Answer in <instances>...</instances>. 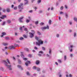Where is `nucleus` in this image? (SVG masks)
I'll list each match as a JSON object with an SVG mask.
<instances>
[{
	"label": "nucleus",
	"mask_w": 77,
	"mask_h": 77,
	"mask_svg": "<svg viewBox=\"0 0 77 77\" xmlns=\"http://www.w3.org/2000/svg\"><path fill=\"white\" fill-rule=\"evenodd\" d=\"M42 11H41V10H40V11H39V13H42Z\"/></svg>",
	"instance_id": "obj_58"
},
{
	"label": "nucleus",
	"mask_w": 77,
	"mask_h": 77,
	"mask_svg": "<svg viewBox=\"0 0 77 77\" xmlns=\"http://www.w3.org/2000/svg\"><path fill=\"white\" fill-rule=\"evenodd\" d=\"M6 35V33L5 32H3L2 33V35H1V37L2 38V37H3V36L4 35Z\"/></svg>",
	"instance_id": "obj_13"
},
{
	"label": "nucleus",
	"mask_w": 77,
	"mask_h": 77,
	"mask_svg": "<svg viewBox=\"0 0 77 77\" xmlns=\"http://www.w3.org/2000/svg\"><path fill=\"white\" fill-rule=\"evenodd\" d=\"M23 18H24V17H22L19 18V20H20V23H22V22H23V21H22V20L23 19Z\"/></svg>",
	"instance_id": "obj_10"
},
{
	"label": "nucleus",
	"mask_w": 77,
	"mask_h": 77,
	"mask_svg": "<svg viewBox=\"0 0 77 77\" xmlns=\"http://www.w3.org/2000/svg\"><path fill=\"white\" fill-rule=\"evenodd\" d=\"M17 45H17V44H14V46L15 47H17Z\"/></svg>",
	"instance_id": "obj_62"
},
{
	"label": "nucleus",
	"mask_w": 77,
	"mask_h": 77,
	"mask_svg": "<svg viewBox=\"0 0 77 77\" xmlns=\"http://www.w3.org/2000/svg\"><path fill=\"white\" fill-rule=\"evenodd\" d=\"M29 21H30V20H29L28 19L26 20V22L27 23H29Z\"/></svg>",
	"instance_id": "obj_44"
},
{
	"label": "nucleus",
	"mask_w": 77,
	"mask_h": 77,
	"mask_svg": "<svg viewBox=\"0 0 77 77\" xmlns=\"http://www.w3.org/2000/svg\"><path fill=\"white\" fill-rule=\"evenodd\" d=\"M32 12H33V11L32 10H31L29 11V13H32Z\"/></svg>",
	"instance_id": "obj_56"
},
{
	"label": "nucleus",
	"mask_w": 77,
	"mask_h": 77,
	"mask_svg": "<svg viewBox=\"0 0 77 77\" xmlns=\"http://www.w3.org/2000/svg\"><path fill=\"white\" fill-rule=\"evenodd\" d=\"M7 60L8 63L6 62V60H3V62H4L5 65L6 66H8L9 70H12V69L11 68V63H10V62H9V60L7 59Z\"/></svg>",
	"instance_id": "obj_1"
},
{
	"label": "nucleus",
	"mask_w": 77,
	"mask_h": 77,
	"mask_svg": "<svg viewBox=\"0 0 77 77\" xmlns=\"http://www.w3.org/2000/svg\"><path fill=\"white\" fill-rule=\"evenodd\" d=\"M51 52L52 51L51 49H50L49 51V54H46V56L48 57H49L50 59L51 58Z\"/></svg>",
	"instance_id": "obj_2"
},
{
	"label": "nucleus",
	"mask_w": 77,
	"mask_h": 77,
	"mask_svg": "<svg viewBox=\"0 0 77 77\" xmlns=\"http://www.w3.org/2000/svg\"><path fill=\"white\" fill-rule=\"evenodd\" d=\"M20 40L21 41V40H24V38L23 37H20L19 38Z\"/></svg>",
	"instance_id": "obj_38"
},
{
	"label": "nucleus",
	"mask_w": 77,
	"mask_h": 77,
	"mask_svg": "<svg viewBox=\"0 0 77 77\" xmlns=\"http://www.w3.org/2000/svg\"><path fill=\"white\" fill-rule=\"evenodd\" d=\"M22 29H23V27H20L19 29L20 30L22 31V30H23Z\"/></svg>",
	"instance_id": "obj_43"
},
{
	"label": "nucleus",
	"mask_w": 77,
	"mask_h": 77,
	"mask_svg": "<svg viewBox=\"0 0 77 77\" xmlns=\"http://www.w3.org/2000/svg\"><path fill=\"white\" fill-rule=\"evenodd\" d=\"M8 23V24H10V23H11V20H8L7 21Z\"/></svg>",
	"instance_id": "obj_20"
},
{
	"label": "nucleus",
	"mask_w": 77,
	"mask_h": 77,
	"mask_svg": "<svg viewBox=\"0 0 77 77\" xmlns=\"http://www.w3.org/2000/svg\"><path fill=\"white\" fill-rule=\"evenodd\" d=\"M23 60H26L27 58H23Z\"/></svg>",
	"instance_id": "obj_57"
},
{
	"label": "nucleus",
	"mask_w": 77,
	"mask_h": 77,
	"mask_svg": "<svg viewBox=\"0 0 77 77\" xmlns=\"http://www.w3.org/2000/svg\"><path fill=\"white\" fill-rule=\"evenodd\" d=\"M38 22H39V21L38 20L37 21L35 22V24L37 25L38 24Z\"/></svg>",
	"instance_id": "obj_35"
},
{
	"label": "nucleus",
	"mask_w": 77,
	"mask_h": 77,
	"mask_svg": "<svg viewBox=\"0 0 77 77\" xmlns=\"http://www.w3.org/2000/svg\"><path fill=\"white\" fill-rule=\"evenodd\" d=\"M63 14V13L62 12V11H61L60 12V14Z\"/></svg>",
	"instance_id": "obj_61"
},
{
	"label": "nucleus",
	"mask_w": 77,
	"mask_h": 77,
	"mask_svg": "<svg viewBox=\"0 0 77 77\" xmlns=\"http://www.w3.org/2000/svg\"><path fill=\"white\" fill-rule=\"evenodd\" d=\"M73 47V45H70L69 47V50H70V48H72Z\"/></svg>",
	"instance_id": "obj_16"
},
{
	"label": "nucleus",
	"mask_w": 77,
	"mask_h": 77,
	"mask_svg": "<svg viewBox=\"0 0 77 77\" xmlns=\"http://www.w3.org/2000/svg\"><path fill=\"white\" fill-rule=\"evenodd\" d=\"M2 44L4 46H7V45H8V43H7L3 42L2 43Z\"/></svg>",
	"instance_id": "obj_11"
},
{
	"label": "nucleus",
	"mask_w": 77,
	"mask_h": 77,
	"mask_svg": "<svg viewBox=\"0 0 77 77\" xmlns=\"http://www.w3.org/2000/svg\"><path fill=\"white\" fill-rule=\"evenodd\" d=\"M69 33H71V32H72V30L69 29Z\"/></svg>",
	"instance_id": "obj_50"
},
{
	"label": "nucleus",
	"mask_w": 77,
	"mask_h": 77,
	"mask_svg": "<svg viewBox=\"0 0 77 77\" xmlns=\"http://www.w3.org/2000/svg\"><path fill=\"white\" fill-rule=\"evenodd\" d=\"M5 18H6V15H2V17H0L1 19H3Z\"/></svg>",
	"instance_id": "obj_8"
},
{
	"label": "nucleus",
	"mask_w": 77,
	"mask_h": 77,
	"mask_svg": "<svg viewBox=\"0 0 77 77\" xmlns=\"http://www.w3.org/2000/svg\"><path fill=\"white\" fill-rule=\"evenodd\" d=\"M55 64H56V65H58V63H57V62H55Z\"/></svg>",
	"instance_id": "obj_64"
},
{
	"label": "nucleus",
	"mask_w": 77,
	"mask_h": 77,
	"mask_svg": "<svg viewBox=\"0 0 77 77\" xmlns=\"http://www.w3.org/2000/svg\"><path fill=\"white\" fill-rule=\"evenodd\" d=\"M64 60H66V55H65L64 57Z\"/></svg>",
	"instance_id": "obj_32"
},
{
	"label": "nucleus",
	"mask_w": 77,
	"mask_h": 77,
	"mask_svg": "<svg viewBox=\"0 0 77 77\" xmlns=\"http://www.w3.org/2000/svg\"><path fill=\"white\" fill-rule=\"evenodd\" d=\"M25 5H27L28 3V1L27 0H24Z\"/></svg>",
	"instance_id": "obj_17"
},
{
	"label": "nucleus",
	"mask_w": 77,
	"mask_h": 77,
	"mask_svg": "<svg viewBox=\"0 0 77 77\" xmlns=\"http://www.w3.org/2000/svg\"><path fill=\"white\" fill-rule=\"evenodd\" d=\"M23 36L24 38H27V36H26V35H23Z\"/></svg>",
	"instance_id": "obj_48"
},
{
	"label": "nucleus",
	"mask_w": 77,
	"mask_h": 77,
	"mask_svg": "<svg viewBox=\"0 0 77 77\" xmlns=\"http://www.w3.org/2000/svg\"><path fill=\"white\" fill-rule=\"evenodd\" d=\"M8 48L10 50H12V48L13 49H14L15 48V47L13 45H11L8 47Z\"/></svg>",
	"instance_id": "obj_7"
},
{
	"label": "nucleus",
	"mask_w": 77,
	"mask_h": 77,
	"mask_svg": "<svg viewBox=\"0 0 77 77\" xmlns=\"http://www.w3.org/2000/svg\"><path fill=\"white\" fill-rule=\"evenodd\" d=\"M24 31H26V33H27L28 32V30L27 29V28H25L24 29Z\"/></svg>",
	"instance_id": "obj_24"
},
{
	"label": "nucleus",
	"mask_w": 77,
	"mask_h": 77,
	"mask_svg": "<svg viewBox=\"0 0 77 77\" xmlns=\"http://www.w3.org/2000/svg\"><path fill=\"white\" fill-rule=\"evenodd\" d=\"M41 69L40 68H37V69H36V70L37 71H40Z\"/></svg>",
	"instance_id": "obj_27"
},
{
	"label": "nucleus",
	"mask_w": 77,
	"mask_h": 77,
	"mask_svg": "<svg viewBox=\"0 0 77 77\" xmlns=\"http://www.w3.org/2000/svg\"><path fill=\"white\" fill-rule=\"evenodd\" d=\"M58 75L59 77H62V74L60 72H58Z\"/></svg>",
	"instance_id": "obj_14"
},
{
	"label": "nucleus",
	"mask_w": 77,
	"mask_h": 77,
	"mask_svg": "<svg viewBox=\"0 0 77 77\" xmlns=\"http://www.w3.org/2000/svg\"><path fill=\"white\" fill-rule=\"evenodd\" d=\"M76 33L74 32L73 35L74 37H75L76 36Z\"/></svg>",
	"instance_id": "obj_47"
},
{
	"label": "nucleus",
	"mask_w": 77,
	"mask_h": 77,
	"mask_svg": "<svg viewBox=\"0 0 77 77\" xmlns=\"http://www.w3.org/2000/svg\"><path fill=\"white\" fill-rule=\"evenodd\" d=\"M56 36L57 38H59V34H57L56 35Z\"/></svg>",
	"instance_id": "obj_41"
},
{
	"label": "nucleus",
	"mask_w": 77,
	"mask_h": 77,
	"mask_svg": "<svg viewBox=\"0 0 77 77\" xmlns=\"http://www.w3.org/2000/svg\"><path fill=\"white\" fill-rule=\"evenodd\" d=\"M43 44V42L41 39H39L38 40V42H36V45H38V46H40V45L41 44Z\"/></svg>",
	"instance_id": "obj_4"
},
{
	"label": "nucleus",
	"mask_w": 77,
	"mask_h": 77,
	"mask_svg": "<svg viewBox=\"0 0 77 77\" xmlns=\"http://www.w3.org/2000/svg\"><path fill=\"white\" fill-rule=\"evenodd\" d=\"M28 57H32V55L30 54H29L28 55Z\"/></svg>",
	"instance_id": "obj_53"
},
{
	"label": "nucleus",
	"mask_w": 77,
	"mask_h": 77,
	"mask_svg": "<svg viewBox=\"0 0 77 77\" xmlns=\"http://www.w3.org/2000/svg\"><path fill=\"white\" fill-rule=\"evenodd\" d=\"M37 68V67L35 66H34L32 68V69H34L35 70H36Z\"/></svg>",
	"instance_id": "obj_23"
},
{
	"label": "nucleus",
	"mask_w": 77,
	"mask_h": 77,
	"mask_svg": "<svg viewBox=\"0 0 77 77\" xmlns=\"http://www.w3.org/2000/svg\"><path fill=\"white\" fill-rule=\"evenodd\" d=\"M31 32H29V34L30 35V37L31 38H33V36L34 35V34H35V31L33 30H32Z\"/></svg>",
	"instance_id": "obj_5"
},
{
	"label": "nucleus",
	"mask_w": 77,
	"mask_h": 77,
	"mask_svg": "<svg viewBox=\"0 0 77 77\" xmlns=\"http://www.w3.org/2000/svg\"><path fill=\"white\" fill-rule=\"evenodd\" d=\"M35 39H36V40H37L38 41V40L39 39V38L37 36H35Z\"/></svg>",
	"instance_id": "obj_28"
},
{
	"label": "nucleus",
	"mask_w": 77,
	"mask_h": 77,
	"mask_svg": "<svg viewBox=\"0 0 77 77\" xmlns=\"http://www.w3.org/2000/svg\"><path fill=\"white\" fill-rule=\"evenodd\" d=\"M48 23L49 24H51V20H49Z\"/></svg>",
	"instance_id": "obj_36"
},
{
	"label": "nucleus",
	"mask_w": 77,
	"mask_h": 77,
	"mask_svg": "<svg viewBox=\"0 0 77 77\" xmlns=\"http://www.w3.org/2000/svg\"><path fill=\"white\" fill-rule=\"evenodd\" d=\"M23 4L21 3L20 5L18 6V7L19 10V12H21L22 10L23 9Z\"/></svg>",
	"instance_id": "obj_3"
},
{
	"label": "nucleus",
	"mask_w": 77,
	"mask_h": 77,
	"mask_svg": "<svg viewBox=\"0 0 77 77\" xmlns=\"http://www.w3.org/2000/svg\"><path fill=\"white\" fill-rule=\"evenodd\" d=\"M41 29L42 30H46V29H49V26H47V27H44L42 28Z\"/></svg>",
	"instance_id": "obj_6"
},
{
	"label": "nucleus",
	"mask_w": 77,
	"mask_h": 77,
	"mask_svg": "<svg viewBox=\"0 0 77 77\" xmlns=\"http://www.w3.org/2000/svg\"><path fill=\"white\" fill-rule=\"evenodd\" d=\"M34 49H35V50H37V49H38V48L36 47H34Z\"/></svg>",
	"instance_id": "obj_63"
},
{
	"label": "nucleus",
	"mask_w": 77,
	"mask_h": 77,
	"mask_svg": "<svg viewBox=\"0 0 77 77\" xmlns=\"http://www.w3.org/2000/svg\"><path fill=\"white\" fill-rule=\"evenodd\" d=\"M44 23L41 22L40 23V26H43V25H44Z\"/></svg>",
	"instance_id": "obj_37"
},
{
	"label": "nucleus",
	"mask_w": 77,
	"mask_h": 77,
	"mask_svg": "<svg viewBox=\"0 0 77 77\" xmlns=\"http://www.w3.org/2000/svg\"><path fill=\"white\" fill-rule=\"evenodd\" d=\"M5 23H6V22L5 21L2 24V26H5Z\"/></svg>",
	"instance_id": "obj_33"
},
{
	"label": "nucleus",
	"mask_w": 77,
	"mask_h": 77,
	"mask_svg": "<svg viewBox=\"0 0 77 77\" xmlns=\"http://www.w3.org/2000/svg\"><path fill=\"white\" fill-rule=\"evenodd\" d=\"M37 3L38 4H39V3H41V0H38Z\"/></svg>",
	"instance_id": "obj_18"
},
{
	"label": "nucleus",
	"mask_w": 77,
	"mask_h": 77,
	"mask_svg": "<svg viewBox=\"0 0 77 77\" xmlns=\"http://www.w3.org/2000/svg\"><path fill=\"white\" fill-rule=\"evenodd\" d=\"M17 66L19 68L21 69V70H23V68H22V67H21V66L18 65Z\"/></svg>",
	"instance_id": "obj_12"
},
{
	"label": "nucleus",
	"mask_w": 77,
	"mask_h": 77,
	"mask_svg": "<svg viewBox=\"0 0 77 77\" xmlns=\"http://www.w3.org/2000/svg\"><path fill=\"white\" fill-rule=\"evenodd\" d=\"M39 53H41V54H43L44 53V52H43V51H39Z\"/></svg>",
	"instance_id": "obj_46"
},
{
	"label": "nucleus",
	"mask_w": 77,
	"mask_h": 77,
	"mask_svg": "<svg viewBox=\"0 0 77 77\" xmlns=\"http://www.w3.org/2000/svg\"><path fill=\"white\" fill-rule=\"evenodd\" d=\"M34 9L35 11H36V9H37V8L36 7H34Z\"/></svg>",
	"instance_id": "obj_45"
},
{
	"label": "nucleus",
	"mask_w": 77,
	"mask_h": 77,
	"mask_svg": "<svg viewBox=\"0 0 77 77\" xmlns=\"http://www.w3.org/2000/svg\"><path fill=\"white\" fill-rule=\"evenodd\" d=\"M9 39V37H7L5 38V39Z\"/></svg>",
	"instance_id": "obj_59"
},
{
	"label": "nucleus",
	"mask_w": 77,
	"mask_h": 77,
	"mask_svg": "<svg viewBox=\"0 0 77 77\" xmlns=\"http://www.w3.org/2000/svg\"><path fill=\"white\" fill-rule=\"evenodd\" d=\"M63 6H62L61 8H60V10H63Z\"/></svg>",
	"instance_id": "obj_54"
},
{
	"label": "nucleus",
	"mask_w": 77,
	"mask_h": 77,
	"mask_svg": "<svg viewBox=\"0 0 77 77\" xmlns=\"http://www.w3.org/2000/svg\"><path fill=\"white\" fill-rule=\"evenodd\" d=\"M30 61H27L26 63H25V65L26 66H28L29 64H30Z\"/></svg>",
	"instance_id": "obj_9"
},
{
	"label": "nucleus",
	"mask_w": 77,
	"mask_h": 77,
	"mask_svg": "<svg viewBox=\"0 0 77 77\" xmlns=\"http://www.w3.org/2000/svg\"><path fill=\"white\" fill-rule=\"evenodd\" d=\"M37 34H38V35H41V32H40L39 31L37 32Z\"/></svg>",
	"instance_id": "obj_34"
},
{
	"label": "nucleus",
	"mask_w": 77,
	"mask_h": 77,
	"mask_svg": "<svg viewBox=\"0 0 77 77\" xmlns=\"http://www.w3.org/2000/svg\"><path fill=\"white\" fill-rule=\"evenodd\" d=\"M26 74L27 75H30V73L28 72H26Z\"/></svg>",
	"instance_id": "obj_42"
},
{
	"label": "nucleus",
	"mask_w": 77,
	"mask_h": 77,
	"mask_svg": "<svg viewBox=\"0 0 77 77\" xmlns=\"http://www.w3.org/2000/svg\"><path fill=\"white\" fill-rule=\"evenodd\" d=\"M69 77H72V75L71 74H69Z\"/></svg>",
	"instance_id": "obj_49"
},
{
	"label": "nucleus",
	"mask_w": 77,
	"mask_h": 77,
	"mask_svg": "<svg viewBox=\"0 0 77 77\" xmlns=\"http://www.w3.org/2000/svg\"><path fill=\"white\" fill-rule=\"evenodd\" d=\"M57 61L58 62L60 63L62 62V61L60 60H58Z\"/></svg>",
	"instance_id": "obj_30"
},
{
	"label": "nucleus",
	"mask_w": 77,
	"mask_h": 77,
	"mask_svg": "<svg viewBox=\"0 0 77 77\" xmlns=\"http://www.w3.org/2000/svg\"><path fill=\"white\" fill-rule=\"evenodd\" d=\"M25 50H26V51H27L28 52H29V50L28 48H25L24 49Z\"/></svg>",
	"instance_id": "obj_22"
},
{
	"label": "nucleus",
	"mask_w": 77,
	"mask_h": 77,
	"mask_svg": "<svg viewBox=\"0 0 77 77\" xmlns=\"http://www.w3.org/2000/svg\"><path fill=\"white\" fill-rule=\"evenodd\" d=\"M65 16L66 19L68 18V14L67 13H66L65 14Z\"/></svg>",
	"instance_id": "obj_29"
},
{
	"label": "nucleus",
	"mask_w": 77,
	"mask_h": 77,
	"mask_svg": "<svg viewBox=\"0 0 77 77\" xmlns=\"http://www.w3.org/2000/svg\"><path fill=\"white\" fill-rule=\"evenodd\" d=\"M73 20L74 21H76V23H77V18L75 17L74 18Z\"/></svg>",
	"instance_id": "obj_25"
},
{
	"label": "nucleus",
	"mask_w": 77,
	"mask_h": 77,
	"mask_svg": "<svg viewBox=\"0 0 77 77\" xmlns=\"http://www.w3.org/2000/svg\"><path fill=\"white\" fill-rule=\"evenodd\" d=\"M65 9H68V6H67V5H65Z\"/></svg>",
	"instance_id": "obj_51"
},
{
	"label": "nucleus",
	"mask_w": 77,
	"mask_h": 77,
	"mask_svg": "<svg viewBox=\"0 0 77 77\" xmlns=\"http://www.w3.org/2000/svg\"><path fill=\"white\" fill-rule=\"evenodd\" d=\"M20 54L21 57L23 58L24 57V55L23 54H24V53L23 52H21Z\"/></svg>",
	"instance_id": "obj_15"
},
{
	"label": "nucleus",
	"mask_w": 77,
	"mask_h": 77,
	"mask_svg": "<svg viewBox=\"0 0 77 77\" xmlns=\"http://www.w3.org/2000/svg\"><path fill=\"white\" fill-rule=\"evenodd\" d=\"M72 21H70L69 22V24L70 25H72Z\"/></svg>",
	"instance_id": "obj_31"
},
{
	"label": "nucleus",
	"mask_w": 77,
	"mask_h": 77,
	"mask_svg": "<svg viewBox=\"0 0 77 77\" xmlns=\"http://www.w3.org/2000/svg\"><path fill=\"white\" fill-rule=\"evenodd\" d=\"M13 9H14V10H17V7H15L13 8Z\"/></svg>",
	"instance_id": "obj_40"
},
{
	"label": "nucleus",
	"mask_w": 77,
	"mask_h": 77,
	"mask_svg": "<svg viewBox=\"0 0 77 77\" xmlns=\"http://www.w3.org/2000/svg\"><path fill=\"white\" fill-rule=\"evenodd\" d=\"M18 62L19 63H21V60H18Z\"/></svg>",
	"instance_id": "obj_39"
},
{
	"label": "nucleus",
	"mask_w": 77,
	"mask_h": 77,
	"mask_svg": "<svg viewBox=\"0 0 77 77\" xmlns=\"http://www.w3.org/2000/svg\"><path fill=\"white\" fill-rule=\"evenodd\" d=\"M1 70L2 71H4V70H5V69L2 67H0Z\"/></svg>",
	"instance_id": "obj_21"
},
{
	"label": "nucleus",
	"mask_w": 77,
	"mask_h": 77,
	"mask_svg": "<svg viewBox=\"0 0 77 77\" xmlns=\"http://www.w3.org/2000/svg\"><path fill=\"white\" fill-rule=\"evenodd\" d=\"M39 56L41 57L42 56V55L40 54H38Z\"/></svg>",
	"instance_id": "obj_60"
},
{
	"label": "nucleus",
	"mask_w": 77,
	"mask_h": 77,
	"mask_svg": "<svg viewBox=\"0 0 77 77\" xmlns=\"http://www.w3.org/2000/svg\"><path fill=\"white\" fill-rule=\"evenodd\" d=\"M7 12H10V9L9 8H7L6 9Z\"/></svg>",
	"instance_id": "obj_19"
},
{
	"label": "nucleus",
	"mask_w": 77,
	"mask_h": 77,
	"mask_svg": "<svg viewBox=\"0 0 77 77\" xmlns=\"http://www.w3.org/2000/svg\"><path fill=\"white\" fill-rule=\"evenodd\" d=\"M70 57H72V54H70Z\"/></svg>",
	"instance_id": "obj_55"
},
{
	"label": "nucleus",
	"mask_w": 77,
	"mask_h": 77,
	"mask_svg": "<svg viewBox=\"0 0 77 77\" xmlns=\"http://www.w3.org/2000/svg\"><path fill=\"white\" fill-rule=\"evenodd\" d=\"M42 50H45V48L44 47H42Z\"/></svg>",
	"instance_id": "obj_52"
},
{
	"label": "nucleus",
	"mask_w": 77,
	"mask_h": 77,
	"mask_svg": "<svg viewBox=\"0 0 77 77\" xmlns=\"http://www.w3.org/2000/svg\"><path fill=\"white\" fill-rule=\"evenodd\" d=\"M39 63V61H38V60L36 61V65H38Z\"/></svg>",
	"instance_id": "obj_26"
}]
</instances>
